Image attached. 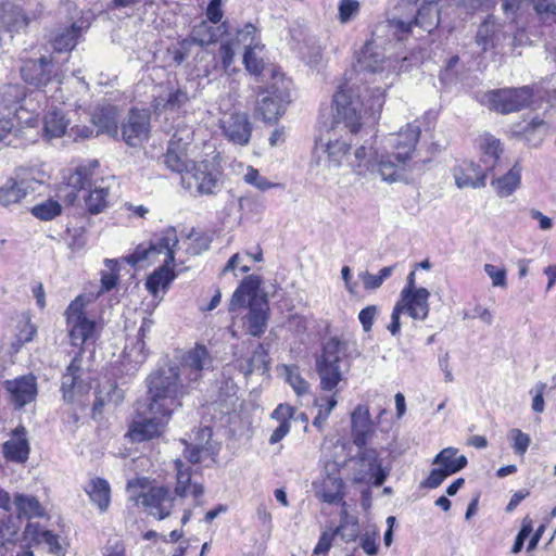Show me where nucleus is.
I'll return each instance as SVG.
<instances>
[{
  "label": "nucleus",
  "instance_id": "nucleus-50",
  "mask_svg": "<svg viewBox=\"0 0 556 556\" xmlns=\"http://www.w3.org/2000/svg\"><path fill=\"white\" fill-rule=\"evenodd\" d=\"M146 337V329L144 327H141L137 334V342L134 346L129 348L128 345L125 346L124 350V357L131 364H134V368H137L139 365H141L146 358V343L143 341V338Z\"/></svg>",
  "mask_w": 556,
  "mask_h": 556
},
{
  "label": "nucleus",
  "instance_id": "nucleus-44",
  "mask_svg": "<svg viewBox=\"0 0 556 556\" xmlns=\"http://www.w3.org/2000/svg\"><path fill=\"white\" fill-rule=\"evenodd\" d=\"M175 466L177 469V485L175 489L176 493L180 496L192 494L194 497H198L202 495L203 488L200 484L190 483V472L188 469H182V462L180 459H176Z\"/></svg>",
  "mask_w": 556,
  "mask_h": 556
},
{
  "label": "nucleus",
  "instance_id": "nucleus-28",
  "mask_svg": "<svg viewBox=\"0 0 556 556\" xmlns=\"http://www.w3.org/2000/svg\"><path fill=\"white\" fill-rule=\"evenodd\" d=\"M52 68L51 60L46 56L38 60H27L21 67V76L26 84L41 90L52 81Z\"/></svg>",
  "mask_w": 556,
  "mask_h": 556
},
{
  "label": "nucleus",
  "instance_id": "nucleus-54",
  "mask_svg": "<svg viewBox=\"0 0 556 556\" xmlns=\"http://www.w3.org/2000/svg\"><path fill=\"white\" fill-rule=\"evenodd\" d=\"M191 40L200 46L212 43L216 40V31L206 22H202L193 27Z\"/></svg>",
  "mask_w": 556,
  "mask_h": 556
},
{
  "label": "nucleus",
  "instance_id": "nucleus-11",
  "mask_svg": "<svg viewBox=\"0 0 556 556\" xmlns=\"http://www.w3.org/2000/svg\"><path fill=\"white\" fill-rule=\"evenodd\" d=\"M430 292L428 289L420 287L418 291H401L400 299L395 303L392 314L391 323L388 325V330L392 336H396L401 331V314L406 313L415 320H425L430 312L429 305Z\"/></svg>",
  "mask_w": 556,
  "mask_h": 556
},
{
  "label": "nucleus",
  "instance_id": "nucleus-34",
  "mask_svg": "<svg viewBox=\"0 0 556 556\" xmlns=\"http://www.w3.org/2000/svg\"><path fill=\"white\" fill-rule=\"evenodd\" d=\"M392 80L383 81V87L365 88L359 90V102L371 123H375L382 111L386 101V91L392 85Z\"/></svg>",
  "mask_w": 556,
  "mask_h": 556
},
{
  "label": "nucleus",
  "instance_id": "nucleus-63",
  "mask_svg": "<svg viewBox=\"0 0 556 556\" xmlns=\"http://www.w3.org/2000/svg\"><path fill=\"white\" fill-rule=\"evenodd\" d=\"M418 0H399L396 3V12L399 16L404 18H415L417 14Z\"/></svg>",
  "mask_w": 556,
  "mask_h": 556
},
{
  "label": "nucleus",
  "instance_id": "nucleus-56",
  "mask_svg": "<svg viewBox=\"0 0 556 556\" xmlns=\"http://www.w3.org/2000/svg\"><path fill=\"white\" fill-rule=\"evenodd\" d=\"M106 270H103L101 273V291H109L113 289L118 279V267H117V261L115 260H105L104 261Z\"/></svg>",
  "mask_w": 556,
  "mask_h": 556
},
{
  "label": "nucleus",
  "instance_id": "nucleus-1",
  "mask_svg": "<svg viewBox=\"0 0 556 556\" xmlns=\"http://www.w3.org/2000/svg\"><path fill=\"white\" fill-rule=\"evenodd\" d=\"M149 417L134 420L127 431L132 442L160 437L174 413L180 406L178 374L175 369L153 372L147 380Z\"/></svg>",
  "mask_w": 556,
  "mask_h": 556
},
{
  "label": "nucleus",
  "instance_id": "nucleus-29",
  "mask_svg": "<svg viewBox=\"0 0 556 556\" xmlns=\"http://www.w3.org/2000/svg\"><path fill=\"white\" fill-rule=\"evenodd\" d=\"M99 167L100 164L97 160L85 161L70 172L64 180L75 191L90 189L103 179L100 176Z\"/></svg>",
  "mask_w": 556,
  "mask_h": 556
},
{
  "label": "nucleus",
  "instance_id": "nucleus-36",
  "mask_svg": "<svg viewBox=\"0 0 556 556\" xmlns=\"http://www.w3.org/2000/svg\"><path fill=\"white\" fill-rule=\"evenodd\" d=\"M83 490L100 513L108 511L111 505V485L108 480L100 477H91L84 484Z\"/></svg>",
  "mask_w": 556,
  "mask_h": 556
},
{
  "label": "nucleus",
  "instance_id": "nucleus-49",
  "mask_svg": "<svg viewBox=\"0 0 556 556\" xmlns=\"http://www.w3.org/2000/svg\"><path fill=\"white\" fill-rule=\"evenodd\" d=\"M337 404V393L316 399L315 406L317 407V415L313 420V426L321 429Z\"/></svg>",
  "mask_w": 556,
  "mask_h": 556
},
{
  "label": "nucleus",
  "instance_id": "nucleus-20",
  "mask_svg": "<svg viewBox=\"0 0 556 556\" xmlns=\"http://www.w3.org/2000/svg\"><path fill=\"white\" fill-rule=\"evenodd\" d=\"M212 364L208 351L203 345H197L190 350L184 358L181 368L167 367L159 369L156 372L175 369L178 374L179 396L182 394V381L180 376L185 375L190 382H195L201 377V371L207 369Z\"/></svg>",
  "mask_w": 556,
  "mask_h": 556
},
{
  "label": "nucleus",
  "instance_id": "nucleus-16",
  "mask_svg": "<svg viewBox=\"0 0 556 556\" xmlns=\"http://www.w3.org/2000/svg\"><path fill=\"white\" fill-rule=\"evenodd\" d=\"M433 468L427 479L422 482V486L435 489L450 476L460 471L467 466V458L465 455L458 454L455 447L443 448L433 459Z\"/></svg>",
  "mask_w": 556,
  "mask_h": 556
},
{
  "label": "nucleus",
  "instance_id": "nucleus-26",
  "mask_svg": "<svg viewBox=\"0 0 556 556\" xmlns=\"http://www.w3.org/2000/svg\"><path fill=\"white\" fill-rule=\"evenodd\" d=\"M33 119L35 121V127L38 129L39 139L41 138L47 143L64 137L70 126V119L58 108L50 109L43 114L40 128L37 126V121Z\"/></svg>",
  "mask_w": 556,
  "mask_h": 556
},
{
  "label": "nucleus",
  "instance_id": "nucleus-41",
  "mask_svg": "<svg viewBox=\"0 0 556 556\" xmlns=\"http://www.w3.org/2000/svg\"><path fill=\"white\" fill-rule=\"evenodd\" d=\"M14 505L18 518H40L46 514V510L40 502L31 495H25L21 493L15 494Z\"/></svg>",
  "mask_w": 556,
  "mask_h": 556
},
{
  "label": "nucleus",
  "instance_id": "nucleus-12",
  "mask_svg": "<svg viewBox=\"0 0 556 556\" xmlns=\"http://www.w3.org/2000/svg\"><path fill=\"white\" fill-rule=\"evenodd\" d=\"M220 172L211 161L192 163L181 176L182 185L192 193L213 194L219 187Z\"/></svg>",
  "mask_w": 556,
  "mask_h": 556
},
{
  "label": "nucleus",
  "instance_id": "nucleus-18",
  "mask_svg": "<svg viewBox=\"0 0 556 556\" xmlns=\"http://www.w3.org/2000/svg\"><path fill=\"white\" fill-rule=\"evenodd\" d=\"M372 163L374 173L369 179L379 176L387 184L406 182L408 180L409 163L400 157H394V153H379L376 149Z\"/></svg>",
  "mask_w": 556,
  "mask_h": 556
},
{
  "label": "nucleus",
  "instance_id": "nucleus-47",
  "mask_svg": "<svg viewBox=\"0 0 556 556\" xmlns=\"http://www.w3.org/2000/svg\"><path fill=\"white\" fill-rule=\"evenodd\" d=\"M92 123L98 127V132L115 137L118 134L116 115L112 109H103L92 116Z\"/></svg>",
  "mask_w": 556,
  "mask_h": 556
},
{
  "label": "nucleus",
  "instance_id": "nucleus-21",
  "mask_svg": "<svg viewBox=\"0 0 556 556\" xmlns=\"http://www.w3.org/2000/svg\"><path fill=\"white\" fill-rule=\"evenodd\" d=\"M150 135V113L131 110L122 125V138L129 147H140Z\"/></svg>",
  "mask_w": 556,
  "mask_h": 556
},
{
  "label": "nucleus",
  "instance_id": "nucleus-27",
  "mask_svg": "<svg viewBox=\"0 0 556 556\" xmlns=\"http://www.w3.org/2000/svg\"><path fill=\"white\" fill-rule=\"evenodd\" d=\"M191 139V132L188 130L180 137L175 134L169 140L167 152L164 155V162L173 172H177L182 175L190 168V161L188 160L187 151Z\"/></svg>",
  "mask_w": 556,
  "mask_h": 556
},
{
  "label": "nucleus",
  "instance_id": "nucleus-62",
  "mask_svg": "<svg viewBox=\"0 0 556 556\" xmlns=\"http://www.w3.org/2000/svg\"><path fill=\"white\" fill-rule=\"evenodd\" d=\"M340 527L324 531L314 548V555L326 554L332 545L336 535L339 533Z\"/></svg>",
  "mask_w": 556,
  "mask_h": 556
},
{
  "label": "nucleus",
  "instance_id": "nucleus-13",
  "mask_svg": "<svg viewBox=\"0 0 556 556\" xmlns=\"http://www.w3.org/2000/svg\"><path fill=\"white\" fill-rule=\"evenodd\" d=\"M393 60L384 56L382 49L375 41H367L356 53L357 67L366 73L377 74L383 81L394 79L396 70Z\"/></svg>",
  "mask_w": 556,
  "mask_h": 556
},
{
  "label": "nucleus",
  "instance_id": "nucleus-64",
  "mask_svg": "<svg viewBox=\"0 0 556 556\" xmlns=\"http://www.w3.org/2000/svg\"><path fill=\"white\" fill-rule=\"evenodd\" d=\"M377 313L378 307L376 305L366 306L359 312L358 319L364 331L368 332L371 330Z\"/></svg>",
  "mask_w": 556,
  "mask_h": 556
},
{
  "label": "nucleus",
  "instance_id": "nucleus-31",
  "mask_svg": "<svg viewBox=\"0 0 556 556\" xmlns=\"http://www.w3.org/2000/svg\"><path fill=\"white\" fill-rule=\"evenodd\" d=\"M351 433L354 443L362 447L375 433V421L371 418L369 407L358 404L351 413Z\"/></svg>",
  "mask_w": 556,
  "mask_h": 556
},
{
  "label": "nucleus",
  "instance_id": "nucleus-61",
  "mask_svg": "<svg viewBox=\"0 0 556 556\" xmlns=\"http://www.w3.org/2000/svg\"><path fill=\"white\" fill-rule=\"evenodd\" d=\"M484 271L492 281L495 288H506L507 286V271L504 267H498L493 264H485Z\"/></svg>",
  "mask_w": 556,
  "mask_h": 556
},
{
  "label": "nucleus",
  "instance_id": "nucleus-55",
  "mask_svg": "<svg viewBox=\"0 0 556 556\" xmlns=\"http://www.w3.org/2000/svg\"><path fill=\"white\" fill-rule=\"evenodd\" d=\"M388 27L393 33V35L399 37V39H403L408 34L413 33V29L416 26L414 24V18H404L403 16L397 15L388 21Z\"/></svg>",
  "mask_w": 556,
  "mask_h": 556
},
{
  "label": "nucleus",
  "instance_id": "nucleus-24",
  "mask_svg": "<svg viewBox=\"0 0 556 556\" xmlns=\"http://www.w3.org/2000/svg\"><path fill=\"white\" fill-rule=\"evenodd\" d=\"M190 99L186 87L168 85L162 87L160 92L154 96L151 106L159 114L163 112H178Z\"/></svg>",
  "mask_w": 556,
  "mask_h": 556
},
{
  "label": "nucleus",
  "instance_id": "nucleus-35",
  "mask_svg": "<svg viewBox=\"0 0 556 556\" xmlns=\"http://www.w3.org/2000/svg\"><path fill=\"white\" fill-rule=\"evenodd\" d=\"M29 15L16 3L3 1L0 3V26L8 31H20L30 23Z\"/></svg>",
  "mask_w": 556,
  "mask_h": 556
},
{
  "label": "nucleus",
  "instance_id": "nucleus-7",
  "mask_svg": "<svg viewBox=\"0 0 556 556\" xmlns=\"http://www.w3.org/2000/svg\"><path fill=\"white\" fill-rule=\"evenodd\" d=\"M346 349L348 343L336 337L325 342L316 359V371L321 390L332 391L345 379V370L341 369L340 363Z\"/></svg>",
  "mask_w": 556,
  "mask_h": 556
},
{
  "label": "nucleus",
  "instance_id": "nucleus-8",
  "mask_svg": "<svg viewBox=\"0 0 556 556\" xmlns=\"http://www.w3.org/2000/svg\"><path fill=\"white\" fill-rule=\"evenodd\" d=\"M291 80L283 74L275 73L271 83L261 91L256 102V113L266 123H276L291 102Z\"/></svg>",
  "mask_w": 556,
  "mask_h": 556
},
{
  "label": "nucleus",
  "instance_id": "nucleus-52",
  "mask_svg": "<svg viewBox=\"0 0 556 556\" xmlns=\"http://www.w3.org/2000/svg\"><path fill=\"white\" fill-rule=\"evenodd\" d=\"M30 213L40 220H51L62 213V205L52 199L34 205Z\"/></svg>",
  "mask_w": 556,
  "mask_h": 556
},
{
  "label": "nucleus",
  "instance_id": "nucleus-60",
  "mask_svg": "<svg viewBox=\"0 0 556 556\" xmlns=\"http://www.w3.org/2000/svg\"><path fill=\"white\" fill-rule=\"evenodd\" d=\"M189 245L187 253L190 255H199L203 251L208 249L210 240L205 235L202 233H190L187 238Z\"/></svg>",
  "mask_w": 556,
  "mask_h": 556
},
{
  "label": "nucleus",
  "instance_id": "nucleus-58",
  "mask_svg": "<svg viewBox=\"0 0 556 556\" xmlns=\"http://www.w3.org/2000/svg\"><path fill=\"white\" fill-rule=\"evenodd\" d=\"M508 438L513 442L515 453L523 456L531 443L530 437L520 429L514 428L508 432Z\"/></svg>",
  "mask_w": 556,
  "mask_h": 556
},
{
  "label": "nucleus",
  "instance_id": "nucleus-6",
  "mask_svg": "<svg viewBox=\"0 0 556 556\" xmlns=\"http://www.w3.org/2000/svg\"><path fill=\"white\" fill-rule=\"evenodd\" d=\"M334 123L357 134L370 121L359 102V87L345 80L333 94Z\"/></svg>",
  "mask_w": 556,
  "mask_h": 556
},
{
  "label": "nucleus",
  "instance_id": "nucleus-53",
  "mask_svg": "<svg viewBox=\"0 0 556 556\" xmlns=\"http://www.w3.org/2000/svg\"><path fill=\"white\" fill-rule=\"evenodd\" d=\"M242 179L245 184L253 186L260 191H267L277 185L269 181L266 177L262 176L260 172L253 166H247Z\"/></svg>",
  "mask_w": 556,
  "mask_h": 556
},
{
  "label": "nucleus",
  "instance_id": "nucleus-30",
  "mask_svg": "<svg viewBox=\"0 0 556 556\" xmlns=\"http://www.w3.org/2000/svg\"><path fill=\"white\" fill-rule=\"evenodd\" d=\"M24 539L33 544H46L50 554L65 556L67 543L50 530L42 529L37 522H28L24 530Z\"/></svg>",
  "mask_w": 556,
  "mask_h": 556
},
{
  "label": "nucleus",
  "instance_id": "nucleus-57",
  "mask_svg": "<svg viewBox=\"0 0 556 556\" xmlns=\"http://www.w3.org/2000/svg\"><path fill=\"white\" fill-rule=\"evenodd\" d=\"M361 9L357 0H340L338 4V20L341 24H346L356 17Z\"/></svg>",
  "mask_w": 556,
  "mask_h": 556
},
{
  "label": "nucleus",
  "instance_id": "nucleus-39",
  "mask_svg": "<svg viewBox=\"0 0 556 556\" xmlns=\"http://www.w3.org/2000/svg\"><path fill=\"white\" fill-rule=\"evenodd\" d=\"M110 203V187L104 185V179L89 189L85 197V204L89 213H102Z\"/></svg>",
  "mask_w": 556,
  "mask_h": 556
},
{
  "label": "nucleus",
  "instance_id": "nucleus-43",
  "mask_svg": "<svg viewBox=\"0 0 556 556\" xmlns=\"http://www.w3.org/2000/svg\"><path fill=\"white\" fill-rule=\"evenodd\" d=\"M268 364V354L262 344L253 351L250 358L245 361H237V367L244 374V376L251 375L255 370L265 371Z\"/></svg>",
  "mask_w": 556,
  "mask_h": 556
},
{
  "label": "nucleus",
  "instance_id": "nucleus-33",
  "mask_svg": "<svg viewBox=\"0 0 556 556\" xmlns=\"http://www.w3.org/2000/svg\"><path fill=\"white\" fill-rule=\"evenodd\" d=\"M453 177L457 188H481L485 186V173L477 164L464 161L453 168Z\"/></svg>",
  "mask_w": 556,
  "mask_h": 556
},
{
  "label": "nucleus",
  "instance_id": "nucleus-45",
  "mask_svg": "<svg viewBox=\"0 0 556 556\" xmlns=\"http://www.w3.org/2000/svg\"><path fill=\"white\" fill-rule=\"evenodd\" d=\"M236 47L242 46L244 51L250 47L262 45L260 30L253 24H245L242 28L236 31V35L230 39Z\"/></svg>",
  "mask_w": 556,
  "mask_h": 556
},
{
  "label": "nucleus",
  "instance_id": "nucleus-37",
  "mask_svg": "<svg viewBox=\"0 0 556 556\" xmlns=\"http://www.w3.org/2000/svg\"><path fill=\"white\" fill-rule=\"evenodd\" d=\"M522 168L518 163H515L507 173L492 179L491 187L500 198H507L511 195L521 184Z\"/></svg>",
  "mask_w": 556,
  "mask_h": 556
},
{
  "label": "nucleus",
  "instance_id": "nucleus-42",
  "mask_svg": "<svg viewBox=\"0 0 556 556\" xmlns=\"http://www.w3.org/2000/svg\"><path fill=\"white\" fill-rule=\"evenodd\" d=\"M414 24L424 31L431 33L439 24V12L437 5L432 3V1L421 5L414 18Z\"/></svg>",
  "mask_w": 556,
  "mask_h": 556
},
{
  "label": "nucleus",
  "instance_id": "nucleus-9",
  "mask_svg": "<svg viewBox=\"0 0 556 556\" xmlns=\"http://www.w3.org/2000/svg\"><path fill=\"white\" fill-rule=\"evenodd\" d=\"M148 483L147 478H137L129 481L127 490L130 493V500L137 505H143L149 509L150 515L162 520L170 514L173 497L168 490L162 486L150 488L148 492H143Z\"/></svg>",
  "mask_w": 556,
  "mask_h": 556
},
{
  "label": "nucleus",
  "instance_id": "nucleus-14",
  "mask_svg": "<svg viewBox=\"0 0 556 556\" xmlns=\"http://www.w3.org/2000/svg\"><path fill=\"white\" fill-rule=\"evenodd\" d=\"M62 9L71 14L72 24L68 28L56 34L52 40L54 50L59 52L72 50L81 34L90 27L92 21L90 12L78 10L76 4L71 1H65Z\"/></svg>",
  "mask_w": 556,
  "mask_h": 556
},
{
  "label": "nucleus",
  "instance_id": "nucleus-25",
  "mask_svg": "<svg viewBox=\"0 0 556 556\" xmlns=\"http://www.w3.org/2000/svg\"><path fill=\"white\" fill-rule=\"evenodd\" d=\"M3 386L9 394L10 402L16 408H22L31 403L37 396V382L33 375L5 380Z\"/></svg>",
  "mask_w": 556,
  "mask_h": 556
},
{
  "label": "nucleus",
  "instance_id": "nucleus-59",
  "mask_svg": "<svg viewBox=\"0 0 556 556\" xmlns=\"http://www.w3.org/2000/svg\"><path fill=\"white\" fill-rule=\"evenodd\" d=\"M236 45L231 40L222 42L219 47L220 61L225 72L228 74L233 71L232 64L236 55Z\"/></svg>",
  "mask_w": 556,
  "mask_h": 556
},
{
  "label": "nucleus",
  "instance_id": "nucleus-4",
  "mask_svg": "<svg viewBox=\"0 0 556 556\" xmlns=\"http://www.w3.org/2000/svg\"><path fill=\"white\" fill-rule=\"evenodd\" d=\"M261 283L262 280L256 275L245 277L233 292L229 304L231 312L248 306L243 326L253 337H261L265 332L268 320V302L258 294Z\"/></svg>",
  "mask_w": 556,
  "mask_h": 556
},
{
  "label": "nucleus",
  "instance_id": "nucleus-5",
  "mask_svg": "<svg viewBox=\"0 0 556 556\" xmlns=\"http://www.w3.org/2000/svg\"><path fill=\"white\" fill-rule=\"evenodd\" d=\"M326 155V166L329 169H340L344 165L359 179L368 181L374 173L376 148L362 144L351 153V146L341 138L329 139L323 146Z\"/></svg>",
  "mask_w": 556,
  "mask_h": 556
},
{
  "label": "nucleus",
  "instance_id": "nucleus-48",
  "mask_svg": "<svg viewBox=\"0 0 556 556\" xmlns=\"http://www.w3.org/2000/svg\"><path fill=\"white\" fill-rule=\"evenodd\" d=\"M281 374L296 395L301 396L309 392V383L301 376L298 367L282 365Z\"/></svg>",
  "mask_w": 556,
  "mask_h": 556
},
{
  "label": "nucleus",
  "instance_id": "nucleus-2",
  "mask_svg": "<svg viewBox=\"0 0 556 556\" xmlns=\"http://www.w3.org/2000/svg\"><path fill=\"white\" fill-rule=\"evenodd\" d=\"M93 301V295L84 294L77 296L65 312L66 327L72 346L79 349L78 354L67 366L66 374L62 378L63 397L73 402L79 394L86 392V387L79 381L80 355L96 343L100 334L99 325L88 317V306Z\"/></svg>",
  "mask_w": 556,
  "mask_h": 556
},
{
  "label": "nucleus",
  "instance_id": "nucleus-51",
  "mask_svg": "<svg viewBox=\"0 0 556 556\" xmlns=\"http://www.w3.org/2000/svg\"><path fill=\"white\" fill-rule=\"evenodd\" d=\"M478 147L484 156L489 157L492 164H495L502 152V144L497 138L491 134H483L478 138Z\"/></svg>",
  "mask_w": 556,
  "mask_h": 556
},
{
  "label": "nucleus",
  "instance_id": "nucleus-3",
  "mask_svg": "<svg viewBox=\"0 0 556 556\" xmlns=\"http://www.w3.org/2000/svg\"><path fill=\"white\" fill-rule=\"evenodd\" d=\"M179 250V239L174 227H167L160 232L149 247L139 245L126 261L136 265L140 261L151 260L162 263L146 280L147 290L154 296L164 294L177 277L174 270L175 256Z\"/></svg>",
  "mask_w": 556,
  "mask_h": 556
},
{
  "label": "nucleus",
  "instance_id": "nucleus-22",
  "mask_svg": "<svg viewBox=\"0 0 556 556\" xmlns=\"http://www.w3.org/2000/svg\"><path fill=\"white\" fill-rule=\"evenodd\" d=\"M223 135L233 144L247 146L252 135V125L244 113L225 114L219 119Z\"/></svg>",
  "mask_w": 556,
  "mask_h": 556
},
{
  "label": "nucleus",
  "instance_id": "nucleus-40",
  "mask_svg": "<svg viewBox=\"0 0 556 556\" xmlns=\"http://www.w3.org/2000/svg\"><path fill=\"white\" fill-rule=\"evenodd\" d=\"M26 187L22 186L17 178H8L7 181L0 186V206L11 207L18 204L27 197Z\"/></svg>",
  "mask_w": 556,
  "mask_h": 556
},
{
  "label": "nucleus",
  "instance_id": "nucleus-10",
  "mask_svg": "<svg viewBox=\"0 0 556 556\" xmlns=\"http://www.w3.org/2000/svg\"><path fill=\"white\" fill-rule=\"evenodd\" d=\"M534 97L530 86L519 88H501L481 94L479 101L492 111L508 114L528 108Z\"/></svg>",
  "mask_w": 556,
  "mask_h": 556
},
{
  "label": "nucleus",
  "instance_id": "nucleus-19",
  "mask_svg": "<svg viewBox=\"0 0 556 556\" xmlns=\"http://www.w3.org/2000/svg\"><path fill=\"white\" fill-rule=\"evenodd\" d=\"M358 469L354 473L352 481L364 483L374 481L376 486H380L387 479L389 470L382 467L381 459L376 450H364L358 458Z\"/></svg>",
  "mask_w": 556,
  "mask_h": 556
},
{
  "label": "nucleus",
  "instance_id": "nucleus-15",
  "mask_svg": "<svg viewBox=\"0 0 556 556\" xmlns=\"http://www.w3.org/2000/svg\"><path fill=\"white\" fill-rule=\"evenodd\" d=\"M313 492L319 501L337 505L345 496V485L336 463L327 464L324 472L313 481Z\"/></svg>",
  "mask_w": 556,
  "mask_h": 556
},
{
  "label": "nucleus",
  "instance_id": "nucleus-38",
  "mask_svg": "<svg viewBox=\"0 0 556 556\" xmlns=\"http://www.w3.org/2000/svg\"><path fill=\"white\" fill-rule=\"evenodd\" d=\"M18 181L26 187L27 194L35 191L37 186L43 185L50 177L45 164H34L21 167L18 170Z\"/></svg>",
  "mask_w": 556,
  "mask_h": 556
},
{
  "label": "nucleus",
  "instance_id": "nucleus-46",
  "mask_svg": "<svg viewBox=\"0 0 556 556\" xmlns=\"http://www.w3.org/2000/svg\"><path fill=\"white\" fill-rule=\"evenodd\" d=\"M264 49L265 45L250 47L243 53V64L245 70L252 75H260L264 70Z\"/></svg>",
  "mask_w": 556,
  "mask_h": 556
},
{
  "label": "nucleus",
  "instance_id": "nucleus-23",
  "mask_svg": "<svg viewBox=\"0 0 556 556\" xmlns=\"http://www.w3.org/2000/svg\"><path fill=\"white\" fill-rule=\"evenodd\" d=\"M421 134L417 123H408L396 134L390 135L388 141L393 149L394 157L410 162Z\"/></svg>",
  "mask_w": 556,
  "mask_h": 556
},
{
  "label": "nucleus",
  "instance_id": "nucleus-32",
  "mask_svg": "<svg viewBox=\"0 0 556 556\" xmlns=\"http://www.w3.org/2000/svg\"><path fill=\"white\" fill-rule=\"evenodd\" d=\"M2 453L9 462L24 464L28 459L30 446L24 426H18L12 431L11 438L2 445Z\"/></svg>",
  "mask_w": 556,
  "mask_h": 556
},
{
  "label": "nucleus",
  "instance_id": "nucleus-17",
  "mask_svg": "<svg viewBox=\"0 0 556 556\" xmlns=\"http://www.w3.org/2000/svg\"><path fill=\"white\" fill-rule=\"evenodd\" d=\"M34 123V119H27L25 124L16 127L13 118L0 117V147L24 148L36 143L39 134Z\"/></svg>",
  "mask_w": 556,
  "mask_h": 556
}]
</instances>
